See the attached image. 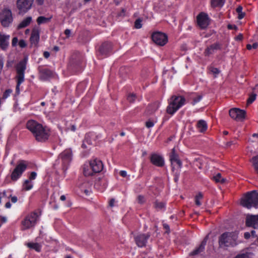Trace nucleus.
Returning <instances> with one entry per match:
<instances>
[{
    "instance_id": "45",
    "label": "nucleus",
    "mask_w": 258,
    "mask_h": 258,
    "mask_svg": "<svg viewBox=\"0 0 258 258\" xmlns=\"http://www.w3.org/2000/svg\"><path fill=\"white\" fill-rule=\"evenodd\" d=\"M234 258H249L248 255L247 253H242L238 254Z\"/></svg>"
},
{
    "instance_id": "44",
    "label": "nucleus",
    "mask_w": 258,
    "mask_h": 258,
    "mask_svg": "<svg viewBox=\"0 0 258 258\" xmlns=\"http://www.w3.org/2000/svg\"><path fill=\"white\" fill-rule=\"evenodd\" d=\"M154 122L153 120H151L150 119L148 120L146 122V126L148 128L152 127L154 126Z\"/></svg>"
},
{
    "instance_id": "2",
    "label": "nucleus",
    "mask_w": 258,
    "mask_h": 258,
    "mask_svg": "<svg viewBox=\"0 0 258 258\" xmlns=\"http://www.w3.org/2000/svg\"><path fill=\"white\" fill-rule=\"evenodd\" d=\"M238 233L236 231L226 232L221 234L218 240L219 247L224 248L234 246L237 244Z\"/></svg>"
},
{
    "instance_id": "28",
    "label": "nucleus",
    "mask_w": 258,
    "mask_h": 258,
    "mask_svg": "<svg viewBox=\"0 0 258 258\" xmlns=\"http://www.w3.org/2000/svg\"><path fill=\"white\" fill-rule=\"evenodd\" d=\"M224 4V0H211V4L213 8L222 7Z\"/></svg>"
},
{
    "instance_id": "51",
    "label": "nucleus",
    "mask_w": 258,
    "mask_h": 258,
    "mask_svg": "<svg viewBox=\"0 0 258 258\" xmlns=\"http://www.w3.org/2000/svg\"><path fill=\"white\" fill-rule=\"evenodd\" d=\"M18 41V39L17 37H15L13 38V39L12 40V46H16L17 44Z\"/></svg>"
},
{
    "instance_id": "52",
    "label": "nucleus",
    "mask_w": 258,
    "mask_h": 258,
    "mask_svg": "<svg viewBox=\"0 0 258 258\" xmlns=\"http://www.w3.org/2000/svg\"><path fill=\"white\" fill-rule=\"evenodd\" d=\"M236 144L235 140L231 141L226 143V146L227 147H230L232 145Z\"/></svg>"
},
{
    "instance_id": "64",
    "label": "nucleus",
    "mask_w": 258,
    "mask_h": 258,
    "mask_svg": "<svg viewBox=\"0 0 258 258\" xmlns=\"http://www.w3.org/2000/svg\"><path fill=\"white\" fill-rule=\"evenodd\" d=\"M244 16H245V14L243 13H238V18L239 19H241L244 17Z\"/></svg>"
},
{
    "instance_id": "22",
    "label": "nucleus",
    "mask_w": 258,
    "mask_h": 258,
    "mask_svg": "<svg viewBox=\"0 0 258 258\" xmlns=\"http://www.w3.org/2000/svg\"><path fill=\"white\" fill-rule=\"evenodd\" d=\"M160 103L159 101H155L149 104L146 110V113L150 115L154 113L159 108Z\"/></svg>"
},
{
    "instance_id": "17",
    "label": "nucleus",
    "mask_w": 258,
    "mask_h": 258,
    "mask_svg": "<svg viewBox=\"0 0 258 258\" xmlns=\"http://www.w3.org/2000/svg\"><path fill=\"white\" fill-rule=\"evenodd\" d=\"M59 156L62 160L63 165L66 166L72 160V151L70 149L66 150Z\"/></svg>"
},
{
    "instance_id": "3",
    "label": "nucleus",
    "mask_w": 258,
    "mask_h": 258,
    "mask_svg": "<svg viewBox=\"0 0 258 258\" xmlns=\"http://www.w3.org/2000/svg\"><path fill=\"white\" fill-rule=\"evenodd\" d=\"M185 103V99L182 96H172L169 101L166 108L167 113L172 115Z\"/></svg>"
},
{
    "instance_id": "42",
    "label": "nucleus",
    "mask_w": 258,
    "mask_h": 258,
    "mask_svg": "<svg viewBox=\"0 0 258 258\" xmlns=\"http://www.w3.org/2000/svg\"><path fill=\"white\" fill-rule=\"evenodd\" d=\"M12 92V90L11 89H7L4 93L3 95V99H6L10 94Z\"/></svg>"
},
{
    "instance_id": "9",
    "label": "nucleus",
    "mask_w": 258,
    "mask_h": 258,
    "mask_svg": "<svg viewBox=\"0 0 258 258\" xmlns=\"http://www.w3.org/2000/svg\"><path fill=\"white\" fill-rule=\"evenodd\" d=\"M152 39L155 44L159 46H164L168 42L167 36L165 33L160 32L153 33Z\"/></svg>"
},
{
    "instance_id": "61",
    "label": "nucleus",
    "mask_w": 258,
    "mask_h": 258,
    "mask_svg": "<svg viewBox=\"0 0 258 258\" xmlns=\"http://www.w3.org/2000/svg\"><path fill=\"white\" fill-rule=\"evenodd\" d=\"M64 34L67 35V37H69L71 34V30L68 29L65 30Z\"/></svg>"
},
{
    "instance_id": "38",
    "label": "nucleus",
    "mask_w": 258,
    "mask_h": 258,
    "mask_svg": "<svg viewBox=\"0 0 258 258\" xmlns=\"http://www.w3.org/2000/svg\"><path fill=\"white\" fill-rule=\"evenodd\" d=\"M203 196L202 193L199 192L195 197V202L196 204L200 206L201 205V203L200 201L203 199Z\"/></svg>"
},
{
    "instance_id": "19",
    "label": "nucleus",
    "mask_w": 258,
    "mask_h": 258,
    "mask_svg": "<svg viewBox=\"0 0 258 258\" xmlns=\"http://www.w3.org/2000/svg\"><path fill=\"white\" fill-rule=\"evenodd\" d=\"M54 74L52 71L47 69H39V78L41 80L46 81L53 78Z\"/></svg>"
},
{
    "instance_id": "35",
    "label": "nucleus",
    "mask_w": 258,
    "mask_h": 258,
    "mask_svg": "<svg viewBox=\"0 0 258 258\" xmlns=\"http://www.w3.org/2000/svg\"><path fill=\"white\" fill-rule=\"evenodd\" d=\"M90 166L84 165L83 168V173L85 176H92L93 174V172L92 170H90Z\"/></svg>"
},
{
    "instance_id": "56",
    "label": "nucleus",
    "mask_w": 258,
    "mask_h": 258,
    "mask_svg": "<svg viewBox=\"0 0 258 258\" xmlns=\"http://www.w3.org/2000/svg\"><path fill=\"white\" fill-rule=\"evenodd\" d=\"M244 237L246 239H248L251 237V234L249 232H245L244 233Z\"/></svg>"
},
{
    "instance_id": "12",
    "label": "nucleus",
    "mask_w": 258,
    "mask_h": 258,
    "mask_svg": "<svg viewBox=\"0 0 258 258\" xmlns=\"http://www.w3.org/2000/svg\"><path fill=\"white\" fill-rule=\"evenodd\" d=\"M246 112L238 108H232L229 110V115L231 118L238 120H242L245 117Z\"/></svg>"
},
{
    "instance_id": "26",
    "label": "nucleus",
    "mask_w": 258,
    "mask_h": 258,
    "mask_svg": "<svg viewBox=\"0 0 258 258\" xmlns=\"http://www.w3.org/2000/svg\"><path fill=\"white\" fill-rule=\"evenodd\" d=\"M197 127L200 132H204L207 129V124L203 120H200L197 123Z\"/></svg>"
},
{
    "instance_id": "46",
    "label": "nucleus",
    "mask_w": 258,
    "mask_h": 258,
    "mask_svg": "<svg viewBox=\"0 0 258 258\" xmlns=\"http://www.w3.org/2000/svg\"><path fill=\"white\" fill-rule=\"evenodd\" d=\"M19 45L21 48H24L26 46V43L25 40L21 39L19 41Z\"/></svg>"
},
{
    "instance_id": "49",
    "label": "nucleus",
    "mask_w": 258,
    "mask_h": 258,
    "mask_svg": "<svg viewBox=\"0 0 258 258\" xmlns=\"http://www.w3.org/2000/svg\"><path fill=\"white\" fill-rule=\"evenodd\" d=\"M138 200L139 203H140L141 204L144 203L145 201L144 197H143L142 196H139L138 197Z\"/></svg>"
},
{
    "instance_id": "15",
    "label": "nucleus",
    "mask_w": 258,
    "mask_h": 258,
    "mask_svg": "<svg viewBox=\"0 0 258 258\" xmlns=\"http://www.w3.org/2000/svg\"><path fill=\"white\" fill-rule=\"evenodd\" d=\"M90 167L93 173H99L101 172L103 168V165L102 161L97 158L89 162Z\"/></svg>"
},
{
    "instance_id": "60",
    "label": "nucleus",
    "mask_w": 258,
    "mask_h": 258,
    "mask_svg": "<svg viewBox=\"0 0 258 258\" xmlns=\"http://www.w3.org/2000/svg\"><path fill=\"white\" fill-rule=\"evenodd\" d=\"M242 7L240 6H239L237 8H236V12L237 13H242Z\"/></svg>"
},
{
    "instance_id": "54",
    "label": "nucleus",
    "mask_w": 258,
    "mask_h": 258,
    "mask_svg": "<svg viewBox=\"0 0 258 258\" xmlns=\"http://www.w3.org/2000/svg\"><path fill=\"white\" fill-rule=\"evenodd\" d=\"M3 197H7L6 191L4 190L3 192L0 193V204L1 203V200Z\"/></svg>"
},
{
    "instance_id": "40",
    "label": "nucleus",
    "mask_w": 258,
    "mask_h": 258,
    "mask_svg": "<svg viewBox=\"0 0 258 258\" xmlns=\"http://www.w3.org/2000/svg\"><path fill=\"white\" fill-rule=\"evenodd\" d=\"M17 79V86H16V93L17 94H19V92H20V85H21V83H22L24 80V79Z\"/></svg>"
},
{
    "instance_id": "20",
    "label": "nucleus",
    "mask_w": 258,
    "mask_h": 258,
    "mask_svg": "<svg viewBox=\"0 0 258 258\" xmlns=\"http://www.w3.org/2000/svg\"><path fill=\"white\" fill-rule=\"evenodd\" d=\"M112 43L110 42H104L99 47L98 51L100 55H106L112 49Z\"/></svg>"
},
{
    "instance_id": "62",
    "label": "nucleus",
    "mask_w": 258,
    "mask_h": 258,
    "mask_svg": "<svg viewBox=\"0 0 258 258\" xmlns=\"http://www.w3.org/2000/svg\"><path fill=\"white\" fill-rule=\"evenodd\" d=\"M251 236L252 237H257V236L256 235V232L254 230H251L250 232Z\"/></svg>"
},
{
    "instance_id": "43",
    "label": "nucleus",
    "mask_w": 258,
    "mask_h": 258,
    "mask_svg": "<svg viewBox=\"0 0 258 258\" xmlns=\"http://www.w3.org/2000/svg\"><path fill=\"white\" fill-rule=\"evenodd\" d=\"M258 46V44L257 43H254L252 45L248 44L246 45V48L248 50H251L252 48L256 49Z\"/></svg>"
},
{
    "instance_id": "10",
    "label": "nucleus",
    "mask_w": 258,
    "mask_h": 258,
    "mask_svg": "<svg viewBox=\"0 0 258 258\" xmlns=\"http://www.w3.org/2000/svg\"><path fill=\"white\" fill-rule=\"evenodd\" d=\"M170 161L172 166V169H180L182 166V162L179 158L175 148H173L169 155Z\"/></svg>"
},
{
    "instance_id": "5",
    "label": "nucleus",
    "mask_w": 258,
    "mask_h": 258,
    "mask_svg": "<svg viewBox=\"0 0 258 258\" xmlns=\"http://www.w3.org/2000/svg\"><path fill=\"white\" fill-rule=\"evenodd\" d=\"M27 167L28 165L26 164V161H19L17 165L16 166L11 174V179L13 181H16L20 177L22 173L27 169Z\"/></svg>"
},
{
    "instance_id": "59",
    "label": "nucleus",
    "mask_w": 258,
    "mask_h": 258,
    "mask_svg": "<svg viewBox=\"0 0 258 258\" xmlns=\"http://www.w3.org/2000/svg\"><path fill=\"white\" fill-rule=\"evenodd\" d=\"M125 67H121L120 69V70H119V73L121 75H123L124 74V73H126L125 71Z\"/></svg>"
},
{
    "instance_id": "7",
    "label": "nucleus",
    "mask_w": 258,
    "mask_h": 258,
    "mask_svg": "<svg viewBox=\"0 0 258 258\" xmlns=\"http://www.w3.org/2000/svg\"><path fill=\"white\" fill-rule=\"evenodd\" d=\"M13 18L11 11L8 9H4L0 14V21L2 25L7 27L13 22Z\"/></svg>"
},
{
    "instance_id": "11",
    "label": "nucleus",
    "mask_w": 258,
    "mask_h": 258,
    "mask_svg": "<svg viewBox=\"0 0 258 258\" xmlns=\"http://www.w3.org/2000/svg\"><path fill=\"white\" fill-rule=\"evenodd\" d=\"M27 57H25L24 59L21 60L16 66L17 79L24 80V73L26 69V64L27 62Z\"/></svg>"
},
{
    "instance_id": "41",
    "label": "nucleus",
    "mask_w": 258,
    "mask_h": 258,
    "mask_svg": "<svg viewBox=\"0 0 258 258\" xmlns=\"http://www.w3.org/2000/svg\"><path fill=\"white\" fill-rule=\"evenodd\" d=\"M209 70L213 74L217 75L220 73V71L217 68L212 66L209 68Z\"/></svg>"
},
{
    "instance_id": "8",
    "label": "nucleus",
    "mask_w": 258,
    "mask_h": 258,
    "mask_svg": "<svg viewBox=\"0 0 258 258\" xmlns=\"http://www.w3.org/2000/svg\"><path fill=\"white\" fill-rule=\"evenodd\" d=\"M34 0H17V7L19 10V14L26 13L32 7Z\"/></svg>"
},
{
    "instance_id": "55",
    "label": "nucleus",
    "mask_w": 258,
    "mask_h": 258,
    "mask_svg": "<svg viewBox=\"0 0 258 258\" xmlns=\"http://www.w3.org/2000/svg\"><path fill=\"white\" fill-rule=\"evenodd\" d=\"M201 98H202V97L201 96H198L196 98H194L193 99V101H194L193 104H195L197 102H199L201 100Z\"/></svg>"
},
{
    "instance_id": "47",
    "label": "nucleus",
    "mask_w": 258,
    "mask_h": 258,
    "mask_svg": "<svg viewBox=\"0 0 258 258\" xmlns=\"http://www.w3.org/2000/svg\"><path fill=\"white\" fill-rule=\"evenodd\" d=\"M11 198V202L13 203H16L18 201L17 197L16 196H12V195H10V196L8 197V198Z\"/></svg>"
},
{
    "instance_id": "50",
    "label": "nucleus",
    "mask_w": 258,
    "mask_h": 258,
    "mask_svg": "<svg viewBox=\"0 0 258 258\" xmlns=\"http://www.w3.org/2000/svg\"><path fill=\"white\" fill-rule=\"evenodd\" d=\"M136 98L137 97L135 94H130V103L134 102Z\"/></svg>"
},
{
    "instance_id": "16",
    "label": "nucleus",
    "mask_w": 258,
    "mask_h": 258,
    "mask_svg": "<svg viewBox=\"0 0 258 258\" xmlns=\"http://www.w3.org/2000/svg\"><path fill=\"white\" fill-rule=\"evenodd\" d=\"M221 45L219 43H215L208 46L204 52L205 56H209L214 54L217 50H220Z\"/></svg>"
},
{
    "instance_id": "4",
    "label": "nucleus",
    "mask_w": 258,
    "mask_h": 258,
    "mask_svg": "<svg viewBox=\"0 0 258 258\" xmlns=\"http://www.w3.org/2000/svg\"><path fill=\"white\" fill-rule=\"evenodd\" d=\"M241 205L247 209L252 207H256L258 205V192L255 191L248 192L241 199Z\"/></svg>"
},
{
    "instance_id": "34",
    "label": "nucleus",
    "mask_w": 258,
    "mask_h": 258,
    "mask_svg": "<svg viewBox=\"0 0 258 258\" xmlns=\"http://www.w3.org/2000/svg\"><path fill=\"white\" fill-rule=\"evenodd\" d=\"M154 207L157 210H161L165 208V203L162 202L156 201L154 203Z\"/></svg>"
},
{
    "instance_id": "58",
    "label": "nucleus",
    "mask_w": 258,
    "mask_h": 258,
    "mask_svg": "<svg viewBox=\"0 0 258 258\" xmlns=\"http://www.w3.org/2000/svg\"><path fill=\"white\" fill-rule=\"evenodd\" d=\"M119 174L120 175V176H121L123 177L126 176V175H127L126 172L125 171H123V170L120 171L119 172Z\"/></svg>"
},
{
    "instance_id": "21",
    "label": "nucleus",
    "mask_w": 258,
    "mask_h": 258,
    "mask_svg": "<svg viewBox=\"0 0 258 258\" xmlns=\"http://www.w3.org/2000/svg\"><path fill=\"white\" fill-rule=\"evenodd\" d=\"M208 239V236H206L203 241L201 242L199 247L196 248L194 250L190 253V255H197L201 252L204 251L205 250V246L207 244V240Z\"/></svg>"
},
{
    "instance_id": "6",
    "label": "nucleus",
    "mask_w": 258,
    "mask_h": 258,
    "mask_svg": "<svg viewBox=\"0 0 258 258\" xmlns=\"http://www.w3.org/2000/svg\"><path fill=\"white\" fill-rule=\"evenodd\" d=\"M38 217L39 215L35 212L32 213L30 215L27 216L25 218L24 220L22 222V224L23 226L22 230H24L33 227L36 224Z\"/></svg>"
},
{
    "instance_id": "36",
    "label": "nucleus",
    "mask_w": 258,
    "mask_h": 258,
    "mask_svg": "<svg viewBox=\"0 0 258 258\" xmlns=\"http://www.w3.org/2000/svg\"><path fill=\"white\" fill-rule=\"evenodd\" d=\"M33 185L30 183V180H26L23 184L24 189L26 190H30L32 188Z\"/></svg>"
},
{
    "instance_id": "32",
    "label": "nucleus",
    "mask_w": 258,
    "mask_h": 258,
    "mask_svg": "<svg viewBox=\"0 0 258 258\" xmlns=\"http://www.w3.org/2000/svg\"><path fill=\"white\" fill-rule=\"evenodd\" d=\"M86 144H87L89 145H91L92 144L91 138L89 135H87L86 136L85 139L83 141V144L82 145V147L84 149L87 148V146Z\"/></svg>"
},
{
    "instance_id": "63",
    "label": "nucleus",
    "mask_w": 258,
    "mask_h": 258,
    "mask_svg": "<svg viewBox=\"0 0 258 258\" xmlns=\"http://www.w3.org/2000/svg\"><path fill=\"white\" fill-rule=\"evenodd\" d=\"M43 55L46 58H47L50 56V53L48 51H44L43 53Z\"/></svg>"
},
{
    "instance_id": "27",
    "label": "nucleus",
    "mask_w": 258,
    "mask_h": 258,
    "mask_svg": "<svg viewBox=\"0 0 258 258\" xmlns=\"http://www.w3.org/2000/svg\"><path fill=\"white\" fill-rule=\"evenodd\" d=\"M31 20L32 18L31 17H27L19 24L18 26V29H21L27 27L30 23Z\"/></svg>"
},
{
    "instance_id": "30",
    "label": "nucleus",
    "mask_w": 258,
    "mask_h": 258,
    "mask_svg": "<svg viewBox=\"0 0 258 258\" xmlns=\"http://www.w3.org/2000/svg\"><path fill=\"white\" fill-rule=\"evenodd\" d=\"M91 186V184H90L89 182H84V183H82L80 186V187L82 190L84 191V192L86 194V195H89L90 192H91V190H89L88 189H83V188H84V186L85 187H90Z\"/></svg>"
},
{
    "instance_id": "33",
    "label": "nucleus",
    "mask_w": 258,
    "mask_h": 258,
    "mask_svg": "<svg viewBox=\"0 0 258 258\" xmlns=\"http://www.w3.org/2000/svg\"><path fill=\"white\" fill-rule=\"evenodd\" d=\"M213 179L216 182L224 183L226 181V179L222 177L220 173H218L215 176H213Z\"/></svg>"
},
{
    "instance_id": "24",
    "label": "nucleus",
    "mask_w": 258,
    "mask_h": 258,
    "mask_svg": "<svg viewBox=\"0 0 258 258\" xmlns=\"http://www.w3.org/2000/svg\"><path fill=\"white\" fill-rule=\"evenodd\" d=\"M10 35H1L0 36V47L3 49L5 50L8 47L9 42V40Z\"/></svg>"
},
{
    "instance_id": "48",
    "label": "nucleus",
    "mask_w": 258,
    "mask_h": 258,
    "mask_svg": "<svg viewBox=\"0 0 258 258\" xmlns=\"http://www.w3.org/2000/svg\"><path fill=\"white\" fill-rule=\"evenodd\" d=\"M37 174L35 172H32L30 174L29 179L30 180L34 179L36 177Z\"/></svg>"
},
{
    "instance_id": "29",
    "label": "nucleus",
    "mask_w": 258,
    "mask_h": 258,
    "mask_svg": "<svg viewBox=\"0 0 258 258\" xmlns=\"http://www.w3.org/2000/svg\"><path fill=\"white\" fill-rule=\"evenodd\" d=\"M27 245L30 248L35 249L36 251L39 252L41 250V245L38 243L29 242Z\"/></svg>"
},
{
    "instance_id": "14",
    "label": "nucleus",
    "mask_w": 258,
    "mask_h": 258,
    "mask_svg": "<svg viewBox=\"0 0 258 258\" xmlns=\"http://www.w3.org/2000/svg\"><path fill=\"white\" fill-rule=\"evenodd\" d=\"M245 225L248 227L257 229L258 228V215L247 214L245 218Z\"/></svg>"
},
{
    "instance_id": "23",
    "label": "nucleus",
    "mask_w": 258,
    "mask_h": 258,
    "mask_svg": "<svg viewBox=\"0 0 258 258\" xmlns=\"http://www.w3.org/2000/svg\"><path fill=\"white\" fill-rule=\"evenodd\" d=\"M148 237L145 234H141L135 237V241L136 244L139 247H143L145 245Z\"/></svg>"
},
{
    "instance_id": "31",
    "label": "nucleus",
    "mask_w": 258,
    "mask_h": 258,
    "mask_svg": "<svg viewBox=\"0 0 258 258\" xmlns=\"http://www.w3.org/2000/svg\"><path fill=\"white\" fill-rule=\"evenodd\" d=\"M51 18H46L44 16H40L37 19V23L38 25L47 23L49 22Z\"/></svg>"
},
{
    "instance_id": "1",
    "label": "nucleus",
    "mask_w": 258,
    "mask_h": 258,
    "mask_svg": "<svg viewBox=\"0 0 258 258\" xmlns=\"http://www.w3.org/2000/svg\"><path fill=\"white\" fill-rule=\"evenodd\" d=\"M26 125L37 141L43 142L48 139L49 135L41 124L34 120H30L27 122Z\"/></svg>"
},
{
    "instance_id": "53",
    "label": "nucleus",
    "mask_w": 258,
    "mask_h": 258,
    "mask_svg": "<svg viewBox=\"0 0 258 258\" xmlns=\"http://www.w3.org/2000/svg\"><path fill=\"white\" fill-rule=\"evenodd\" d=\"M7 221V218L6 217L0 216V223H4ZM1 227V224H0V227Z\"/></svg>"
},
{
    "instance_id": "18",
    "label": "nucleus",
    "mask_w": 258,
    "mask_h": 258,
    "mask_svg": "<svg viewBox=\"0 0 258 258\" xmlns=\"http://www.w3.org/2000/svg\"><path fill=\"white\" fill-rule=\"evenodd\" d=\"M150 161L153 165L158 167H162L164 164V161L162 157L156 154L151 155Z\"/></svg>"
},
{
    "instance_id": "13",
    "label": "nucleus",
    "mask_w": 258,
    "mask_h": 258,
    "mask_svg": "<svg viewBox=\"0 0 258 258\" xmlns=\"http://www.w3.org/2000/svg\"><path fill=\"white\" fill-rule=\"evenodd\" d=\"M198 26L202 29H205L209 24L208 15L204 13H200L197 17Z\"/></svg>"
},
{
    "instance_id": "25",
    "label": "nucleus",
    "mask_w": 258,
    "mask_h": 258,
    "mask_svg": "<svg viewBox=\"0 0 258 258\" xmlns=\"http://www.w3.org/2000/svg\"><path fill=\"white\" fill-rule=\"evenodd\" d=\"M39 40V32L37 30H33L31 37L30 41L32 44L37 45Z\"/></svg>"
},
{
    "instance_id": "37",
    "label": "nucleus",
    "mask_w": 258,
    "mask_h": 258,
    "mask_svg": "<svg viewBox=\"0 0 258 258\" xmlns=\"http://www.w3.org/2000/svg\"><path fill=\"white\" fill-rule=\"evenodd\" d=\"M143 20L141 18H138L137 19L135 23H134V27L135 29H140L142 27V22Z\"/></svg>"
},
{
    "instance_id": "57",
    "label": "nucleus",
    "mask_w": 258,
    "mask_h": 258,
    "mask_svg": "<svg viewBox=\"0 0 258 258\" xmlns=\"http://www.w3.org/2000/svg\"><path fill=\"white\" fill-rule=\"evenodd\" d=\"M115 202V199H111L109 201V206L111 207H112L114 206V204Z\"/></svg>"
},
{
    "instance_id": "39",
    "label": "nucleus",
    "mask_w": 258,
    "mask_h": 258,
    "mask_svg": "<svg viewBox=\"0 0 258 258\" xmlns=\"http://www.w3.org/2000/svg\"><path fill=\"white\" fill-rule=\"evenodd\" d=\"M256 96V95L255 94H251L249 95V97L247 100V105L252 103L255 100Z\"/></svg>"
}]
</instances>
